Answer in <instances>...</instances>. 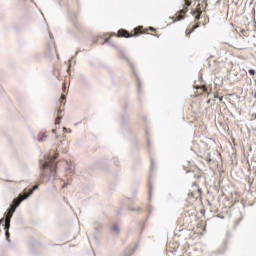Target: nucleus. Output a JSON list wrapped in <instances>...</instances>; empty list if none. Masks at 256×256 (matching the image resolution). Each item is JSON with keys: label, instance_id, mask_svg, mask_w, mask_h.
<instances>
[{"label": "nucleus", "instance_id": "obj_7", "mask_svg": "<svg viewBox=\"0 0 256 256\" xmlns=\"http://www.w3.org/2000/svg\"><path fill=\"white\" fill-rule=\"evenodd\" d=\"M235 31H236V33H238V35H240V37H242L243 39L249 37V31H247V30H245V29H243V28H241V27H239V26H237V27L235 28Z\"/></svg>", "mask_w": 256, "mask_h": 256}, {"label": "nucleus", "instance_id": "obj_3", "mask_svg": "<svg viewBox=\"0 0 256 256\" xmlns=\"http://www.w3.org/2000/svg\"><path fill=\"white\" fill-rule=\"evenodd\" d=\"M189 7H191V0H185V3L183 5V9L178 11L175 14V20L176 21H181L185 19V15L189 12Z\"/></svg>", "mask_w": 256, "mask_h": 256}, {"label": "nucleus", "instance_id": "obj_10", "mask_svg": "<svg viewBox=\"0 0 256 256\" xmlns=\"http://www.w3.org/2000/svg\"><path fill=\"white\" fill-rule=\"evenodd\" d=\"M39 186L35 185L32 189H30L28 192H24L23 195H32L35 189H38Z\"/></svg>", "mask_w": 256, "mask_h": 256}, {"label": "nucleus", "instance_id": "obj_20", "mask_svg": "<svg viewBox=\"0 0 256 256\" xmlns=\"http://www.w3.org/2000/svg\"><path fill=\"white\" fill-rule=\"evenodd\" d=\"M62 101H65V95L61 96Z\"/></svg>", "mask_w": 256, "mask_h": 256}, {"label": "nucleus", "instance_id": "obj_18", "mask_svg": "<svg viewBox=\"0 0 256 256\" xmlns=\"http://www.w3.org/2000/svg\"><path fill=\"white\" fill-rule=\"evenodd\" d=\"M248 73H250V75H252V76L256 74L255 70H253V69H250V70L248 71Z\"/></svg>", "mask_w": 256, "mask_h": 256}, {"label": "nucleus", "instance_id": "obj_2", "mask_svg": "<svg viewBox=\"0 0 256 256\" xmlns=\"http://www.w3.org/2000/svg\"><path fill=\"white\" fill-rule=\"evenodd\" d=\"M203 11L201 10V5L198 4L196 7V10L192 12V15L194 16V22L195 24L191 27V28H187L186 29V37H189V35H191V33H193V31H195V29H199V27L201 26V23L198 22L199 19H201V15H202Z\"/></svg>", "mask_w": 256, "mask_h": 256}, {"label": "nucleus", "instance_id": "obj_21", "mask_svg": "<svg viewBox=\"0 0 256 256\" xmlns=\"http://www.w3.org/2000/svg\"><path fill=\"white\" fill-rule=\"evenodd\" d=\"M64 133H67V128H63Z\"/></svg>", "mask_w": 256, "mask_h": 256}, {"label": "nucleus", "instance_id": "obj_22", "mask_svg": "<svg viewBox=\"0 0 256 256\" xmlns=\"http://www.w3.org/2000/svg\"><path fill=\"white\" fill-rule=\"evenodd\" d=\"M3 223V219L0 220V225Z\"/></svg>", "mask_w": 256, "mask_h": 256}, {"label": "nucleus", "instance_id": "obj_17", "mask_svg": "<svg viewBox=\"0 0 256 256\" xmlns=\"http://www.w3.org/2000/svg\"><path fill=\"white\" fill-rule=\"evenodd\" d=\"M59 157V153H55V155L52 157L51 161H55Z\"/></svg>", "mask_w": 256, "mask_h": 256}, {"label": "nucleus", "instance_id": "obj_15", "mask_svg": "<svg viewBox=\"0 0 256 256\" xmlns=\"http://www.w3.org/2000/svg\"><path fill=\"white\" fill-rule=\"evenodd\" d=\"M207 23H209V17L205 16L202 25H207Z\"/></svg>", "mask_w": 256, "mask_h": 256}, {"label": "nucleus", "instance_id": "obj_5", "mask_svg": "<svg viewBox=\"0 0 256 256\" xmlns=\"http://www.w3.org/2000/svg\"><path fill=\"white\" fill-rule=\"evenodd\" d=\"M29 197V194L19 195L18 198L14 199L13 204L10 206L8 212L9 213H15V209H17L18 205H21V202L25 201Z\"/></svg>", "mask_w": 256, "mask_h": 256}, {"label": "nucleus", "instance_id": "obj_24", "mask_svg": "<svg viewBox=\"0 0 256 256\" xmlns=\"http://www.w3.org/2000/svg\"><path fill=\"white\" fill-rule=\"evenodd\" d=\"M52 133H55V130H52Z\"/></svg>", "mask_w": 256, "mask_h": 256}, {"label": "nucleus", "instance_id": "obj_8", "mask_svg": "<svg viewBox=\"0 0 256 256\" xmlns=\"http://www.w3.org/2000/svg\"><path fill=\"white\" fill-rule=\"evenodd\" d=\"M47 139V133L42 132L38 134V141H45Z\"/></svg>", "mask_w": 256, "mask_h": 256}, {"label": "nucleus", "instance_id": "obj_1", "mask_svg": "<svg viewBox=\"0 0 256 256\" xmlns=\"http://www.w3.org/2000/svg\"><path fill=\"white\" fill-rule=\"evenodd\" d=\"M149 31H155V28L148 27L144 28L143 26H138L134 28L133 31L129 32L125 29L118 30L116 37H124L125 39H129V37H139V35H145V33H149Z\"/></svg>", "mask_w": 256, "mask_h": 256}, {"label": "nucleus", "instance_id": "obj_13", "mask_svg": "<svg viewBox=\"0 0 256 256\" xmlns=\"http://www.w3.org/2000/svg\"><path fill=\"white\" fill-rule=\"evenodd\" d=\"M47 167H51V162H45V163L42 165V169H47Z\"/></svg>", "mask_w": 256, "mask_h": 256}, {"label": "nucleus", "instance_id": "obj_14", "mask_svg": "<svg viewBox=\"0 0 256 256\" xmlns=\"http://www.w3.org/2000/svg\"><path fill=\"white\" fill-rule=\"evenodd\" d=\"M214 99H219V101H223V96H219V94L215 93L214 94Z\"/></svg>", "mask_w": 256, "mask_h": 256}, {"label": "nucleus", "instance_id": "obj_9", "mask_svg": "<svg viewBox=\"0 0 256 256\" xmlns=\"http://www.w3.org/2000/svg\"><path fill=\"white\" fill-rule=\"evenodd\" d=\"M60 115H61V111L58 110L57 118L55 120V124L56 125H60L61 124V116Z\"/></svg>", "mask_w": 256, "mask_h": 256}, {"label": "nucleus", "instance_id": "obj_4", "mask_svg": "<svg viewBox=\"0 0 256 256\" xmlns=\"http://www.w3.org/2000/svg\"><path fill=\"white\" fill-rule=\"evenodd\" d=\"M29 197V194L19 195L18 198L14 199L13 204L10 206L8 212L9 213H15V209H17L18 205H21V202L25 201Z\"/></svg>", "mask_w": 256, "mask_h": 256}, {"label": "nucleus", "instance_id": "obj_16", "mask_svg": "<svg viewBox=\"0 0 256 256\" xmlns=\"http://www.w3.org/2000/svg\"><path fill=\"white\" fill-rule=\"evenodd\" d=\"M112 231H114V233L119 232V226H112Z\"/></svg>", "mask_w": 256, "mask_h": 256}, {"label": "nucleus", "instance_id": "obj_25", "mask_svg": "<svg viewBox=\"0 0 256 256\" xmlns=\"http://www.w3.org/2000/svg\"><path fill=\"white\" fill-rule=\"evenodd\" d=\"M64 89H65V84H64Z\"/></svg>", "mask_w": 256, "mask_h": 256}, {"label": "nucleus", "instance_id": "obj_6", "mask_svg": "<svg viewBox=\"0 0 256 256\" xmlns=\"http://www.w3.org/2000/svg\"><path fill=\"white\" fill-rule=\"evenodd\" d=\"M203 191H201V188L197 185V183H194L192 186V190L188 194L189 197H192L193 199H201Z\"/></svg>", "mask_w": 256, "mask_h": 256}, {"label": "nucleus", "instance_id": "obj_23", "mask_svg": "<svg viewBox=\"0 0 256 256\" xmlns=\"http://www.w3.org/2000/svg\"><path fill=\"white\" fill-rule=\"evenodd\" d=\"M204 91H207V88H206V87H204Z\"/></svg>", "mask_w": 256, "mask_h": 256}, {"label": "nucleus", "instance_id": "obj_12", "mask_svg": "<svg viewBox=\"0 0 256 256\" xmlns=\"http://www.w3.org/2000/svg\"><path fill=\"white\" fill-rule=\"evenodd\" d=\"M11 217H13V213L8 212V213H7V215H6L5 220H7V221H11Z\"/></svg>", "mask_w": 256, "mask_h": 256}, {"label": "nucleus", "instance_id": "obj_19", "mask_svg": "<svg viewBox=\"0 0 256 256\" xmlns=\"http://www.w3.org/2000/svg\"><path fill=\"white\" fill-rule=\"evenodd\" d=\"M6 237L9 238V230H6Z\"/></svg>", "mask_w": 256, "mask_h": 256}, {"label": "nucleus", "instance_id": "obj_11", "mask_svg": "<svg viewBox=\"0 0 256 256\" xmlns=\"http://www.w3.org/2000/svg\"><path fill=\"white\" fill-rule=\"evenodd\" d=\"M11 227V220H5L4 229L6 231H9V228Z\"/></svg>", "mask_w": 256, "mask_h": 256}]
</instances>
